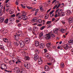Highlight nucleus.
Wrapping results in <instances>:
<instances>
[{
  "label": "nucleus",
  "mask_w": 73,
  "mask_h": 73,
  "mask_svg": "<svg viewBox=\"0 0 73 73\" xmlns=\"http://www.w3.org/2000/svg\"><path fill=\"white\" fill-rule=\"evenodd\" d=\"M17 41H17V43H19V44L20 43V46L21 48L24 47V46L25 45V42L27 44H28L30 43V38H25L24 41L21 40L19 41V40Z\"/></svg>",
  "instance_id": "1"
},
{
  "label": "nucleus",
  "mask_w": 73,
  "mask_h": 73,
  "mask_svg": "<svg viewBox=\"0 0 73 73\" xmlns=\"http://www.w3.org/2000/svg\"><path fill=\"white\" fill-rule=\"evenodd\" d=\"M44 38L46 40H49L50 38H51V36L50 35V34H46L45 36H43Z\"/></svg>",
  "instance_id": "2"
},
{
  "label": "nucleus",
  "mask_w": 73,
  "mask_h": 73,
  "mask_svg": "<svg viewBox=\"0 0 73 73\" xmlns=\"http://www.w3.org/2000/svg\"><path fill=\"white\" fill-rule=\"evenodd\" d=\"M0 68L2 70H4V69H7V65L4 64H2L1 65V67H0Z\"/></svg>",
  "instance_id": "3"
},
{
  "label": "nucleus",
  "mask_w": 73,
  "mask_h": 73,
  "mask_svg": "<svg viewBox=\"0 0 73 73\" xmlns=\"http://www.w3.org/2000/svg\"><path fill=\"white\" fill-rule=\"evenodd\" d=\"M33 57L34 60H37L39 58V55L37 54H36L33 56Z\"/></svg>",
  "instance_id": "4"
},
{
  "label": "nucleus",
  "mask_w": 73,
  "mask_h": 73,
  "mask_svg": "<svg viewBox=\"0 0 73 73\" xmlns=\"http://www.w3.org/2000/svg\"><path fill=\"white\" fill-rule=\"evenodd\" d=\"M17 35L19 37H23V34L21 32L17 31Z\"/></svg>",
  "instance_id": "5"
},
{
  "label": "nucleus",
  "mask_w": 73,
  "mask_h": 73,
  "mask_svg": "<svg viewBox=\"0 0 73 73\" xmlns=\"http://www.w3.org/2000/svg\"><path fill=\"white\" fill-rule=\"evenodd\" d=\"M66 13L67 16H69V15H72V11L70 10H68L66 11Z\"/></svg>",
  "instance_id": "6"
},
{
  "label": "nucleus",
  "mask_w": 73,
  "mask_h": 73,
  "mask_svg": "<svg viewBox=\"0 0 73 73\" xmlns=\"http://www.w3.org/2000/svg\"><path fill=\"white\" fill-rule=\"evenodd\" d=\"M58 16H60V12H61V11H62V10L61 9H58L57 10H56V11H55V13H57V12H58Z\"/></svg>",
  "instance_id": "7"
},
{
  "label": "nucleus",
  "mask_w": 73,
  "mask_h": 73,
  "mask_svg": "<svg viewBox=\"0 0 73 73\" xmlns=\"http://www.w3.org/2000/svg\"><path fill=\"white\" fill-rule=\"evenodd\" d=\"M58 29L57 28H55L54 29L53 31L55 34H57V33H58Z\"/></svg>",
  "instance_id": "8"
},
{
  "label": "nucleus",
  "mask_w": 73,
  "mask_h": 73,
  "mask_svg": "<svg viewBox=\"0 0 73 73\" xmlns=\"http://www.w3.org/2000/svg\"><path fill=\"white\" fill-rule=\"evenodd\" d=\"M24 16H25V15H19L18 16V18L19 20H21V19H23V17H24Z\"/></svg>",
  "instance_id": "9"
},
{
  "label": "nucleus",
  "mask_w": 73,
  "mask_h": 73,
  "mask_svg": "<svg viewBox=\"0 0 73 73\" xmlns=\"http://www.w3.org/2000/svg\"><path fill=\"white\" fill-rule=\"evenodd\" d=\"M45 47V44L42 43H40V48H41V49H43V48H44V47Z\"/></svg>",
  "instance_id": "10"
},
{
  "label": "nucleus",
  "mask_w": 73,
  "mask_h": 73,
  "mask_svg": "<svg viewBox=\"0 0 73 73\" xmlns=\"http://www.w3.org/2000/svg\"><path fill=\"white\" fill-rule=\"evenodd\" d=\"M44 69L46 71H49V66H46L44 67Z\"/></svg>",
  "instance_id": "11"
},
{
  "label": "nucleus",
  "mask_w": 73,
  "mask_h": 73,
  "mask_svg": "<svg viewBox=\"0 0 73 73\" xmlns=\"http://www.w3.org/2000/svg\"><path fill=\"white\" fill-rule=\"evenodd\" d=\"M7 46H11L12 45H11V41H8V42H7Z\"/></svg>",
  "instance_id": "12"
},
{
  "label": "nucleus",
  "mask_w": 73,
  "mask_h": 73,
  "mask_svg": "<svg viewBox=\"0 0 73 73\" xmlns=\"http://www.w3.org/2000/svg\"><path fill=\"white\" fill-rule=\"evenodd\" d=\"M68 21L69 22V23H72L73 22V18L71 17L69 18Z\"/></svg>",
  "instance_id": "13"
},
{
  "label": "nucleus",
  "mask_w": 73,
  "mask_h": 73,
  "mask_svg": "<svg viewBox=\"0 0 73 73\" xmlns=\"http://www.w3.org/2000/svg\"><path fill=\"white\" fill-rule=\"evenodd\" d=\"M49 60L50 62H52V63L54 62V60L52 58H50L49 59Z\"/></svg>",
  "instance_id": "14"
},
{
  "label": "nucleus",
  "mask_w": 73,
  "mask_h": 73,
  "mask_svg": "<svg viewBox=\"0 0 73 73\" xmlns=\"http://www.w3.org/2000/svg\"><path fill=\"white\" fill-rule=\"evenodd\" d=\"M38 64L39 65H41L42 64V60L40 59L38 60Z\"/></svg>",
  "instance_id": "15"
},
{
  "label": "nucleus",
  "mask_w": 73,
  "mask_h": 73,
  "mask_svg": "<svg viewBox=\"0 0 73 73\" xmlns=\"http://www.w3.org/2000/svg\"><path fill=\"white\" fill-rule=\"evenodd\" d=\"M56 3L57 4L55 5V6L53 8V9H55L56 7H57V5H58V4H59V2H58V1H57L55 3Z\"/></svg>",
  "instance_id": "16"
},
{
  "label": "nucleus",
  "mask_w": 73,
  "mask_h": 73,
  "mask_svg": "<svg viewBox=\"0 0 73 73\" xmlns=\"http://www.w3.org/2000/svg\"><path fill=\"white\" fill-rule=\"evenodd\" d=\"M69 44H67L66 45V46L65 47H64V49H65L66 50L68 49H69Z\"/></svg>",
  "instance_id": "17"
},
{
  "label": "nucleus",
  "mask_w": 73,
  "mask_h": 73,
  "mask_svg": "<svg viewBox=\"0 0 73 73\" xmlns=\"http://www.w3.org/2000/svg\"><path fill=\"white\" fill-rule=\"evenodd\" d=\"M35 45L36 46H39V42H38V41H35Z\"/></svg>",
  "instance_id": "18"
},
{
  "label": "nucleus",
  "mask_w": 73,
  "mask_h": 73,
  "mask_svg": "<svg viewBox=\"0 0 73 73\" xmlns=\"http://www.w3.org/2000/svg\"><path fill=\"white\" fill-rule=\"evenodd\" d=\"M35 52L36 53V54H40V50H38L37 49H35Z\"/></svg>",
  "instance_id": "19"
},
{
  "label": "nucleus",
  "mask_w": 73,
  "mask_h": 73,
  "mask_svg": "<svg viewBox=\"0 0 73 73\" xmlns=\"http://www.w3.org/2000/svg\"><path fill=\"white\" fill-rule=\"evenodd\" d=\"M30 60V57L29 56H25V60Z\"/></svg>",
  "instance_id": "20"
},
{
  "label": "nucleus",
  "mask_w": 73,
  "mask_h": 73,
  "mask_svg": "<svg viewBox=\"0 0 73 73\" xmlns=\"http://www.w3.org/2000/svg\"><path fill=\"white\" fill-rule=\"evenodd\" d=\"M4 20V18L3 17H1L0 18V23H3Z\"/></svg>",
  "instance_id": "21"
},
{
  "label": "nucleus",
  "mask_w": 73,
  "mask_h": 73,
  "mask_svg": "<svg viewBox=\"0 0 73 73\" xmlns=\"http://www.w3.org/2000/svg\"><path fill=\"white\" fill-rule=\"evenodd\" d=\"M14 20H15V18L13 17L10 18L9 19V21H11V22L14 21Z\"/></svg>",
  "instance_id": "22"
},
{
  "label": "nucleus",
  "mask_w": 73,
  "mask_h": 73,
  "mask_svg": "<svg viewBox=\"0 0 73 73\" xmlns=\"http://www.w3.org/2000/svg\"><path fill=\"white\" fill-rule=\"evenodd\" d=\"M14 37L16 40H19V37L17 35H14Z\"/></svg>",
  "instance_id": "23"
},
{
  "label": "nucleus",
  "mask_w": 73,
  "mask_h": 73,
  "mask_svg": "<svg viewBox=\"0 0 73 73\" xmlns=\"http://www.w3.org/2000/svg\"><path fill=\"white\" fill-rule=\"evenodd\" d=\"M40 9L41 12L44 11V9L42 8V7L41 6H40L39 7Z\"/></svg>",
  "instance_id": "24"
},
{
  "label": "nucleus",
  "mask_w": 73,
  "mask_h": 73,
  "mask_svg": "<svg viewBox=\"0 0 73 73\" xmlns=\"http://www.w3.org/2000/svg\"><path fill=\"white\" fill-rule=\"evenodd\" d=\"M46 46L48 48H50V43H48V44H46Z\"/></svg>",
  "instance_id": "25"
},
{
  "label": "nucleus",
  "mask_w": 73,
  "mask_h": 73,
  "mask_svg": "<svg viewBox=\"0 0 73 73\" xmlns=\"http://www.w3.org/2000/svg\"><path fill=\"white\" fill-rule=\"evenodd\" d=\"M33 31L35 32V31H38V28L36 27H34L33 29Z\"/></svg>",
  "instance_id": "26"
},
{
  "label": "nucleus",
  "mask_w": 73,
  "mask_h": 73,
  "mask_svg": "<svg viewBox=\"0 0 73 73\" xmlns=\"http://www.w3.org/2000/svg\"><path fill=\"white\" fill-rule=\"evenodd\" d=\"M36 23H42V19H39L37 21Z\"/></svg>",
  "instance_id": "27"
},
{
  "label": "nucleus",
  "mask_w": 73,
  "mask_h": 73,
  "mask_svg": "<svg viewBox=\"0 0 73 73\" xmlns=\"http://www.w3.org/2000/svg\"><path fill=\"white\" fill-rule=\"evenodd\" d=\"M20 69H19V68L16 71H14V72H15V73H20Z\"/></svg>",
  "instance_id": "28"
},
{
  "label": "nucleus",
  "mask_w": 73,
  "mask_h": 73,
  "mask_svg": "<svg viewBox=\"0 0 73 73\" xmlns=\"http://www.w3.org/2000/svg\"><path fill=\"white\" fill-rule=\"evenodd\" d=\"M3 40L4 42H8V40L6 38H4Z\"/></svg>",
  "instance_id": "29"
},
{
  "label": "nucleus",
  "mask_w": 73,
  "mask_h": 73,
  "mask_svg": "<svg viewBox=\"0 0 73 73\" xmlns=\"http://www.w3.org/2000/svg\"><path fill=\"white\" fill-rule=\"evenodd\" d=\"M43 35L44 34L43 33H42V32H41V33H40L39 35L40 37H41L42 36H43Z\"/></svg>",
  "instance_id": "30"
},
{
  "label": "nucleus",
  "mask_w": 73,
  "mask_h": 73,
  "mask_svg": "<svg viewBox=\"0 0 73 73\" xmlns=\"http://www.w3.org/2000/svg\"><path fill=\"white\" fill-rule=\"evenodd\" d=\"M68 43L69 44H73V40H70L68 41Z\"/></svg>",
  "instance_id": "31"
},
{
  "label": "nucleus",
  "mask_w": 73,
  "mask_h": 73,
  "mask_svg": "<svg viewBox=\"0 0 73 73\" xmlns=\"http://www.w3.org/2000/svg\"><path fill=\"white\" fill-rule=\"evenodd\" d=\"M28 62H26L24 64V66L26 68H27V66L28 65Z\"/></svg>",
  "instance_id": "32"
},
{
  "label": "nucleus",
  "mask_w": 73,
  "mask_h": 73,
  "mask_svg": "<svg viewBox=\"0 0 73 73\" xmlns=\"http://www.w3.org/2000/svg\"><path fill=\"white\" fill-rule=\"evenodd\" d=\"M50 35H51V36H52V37H54V33L53 32H52V31H51L50 33Z\"/></svg>",
  "instance_id": "33"
},
{
  "label": "nucleus",
  "mask_w": 73,
  "mask_h": 73,
  "mask_svg": "<svg viewBox=\"0 0 73 73\" xmlns=\"http://www.w3.org/2000/svg\"><path fill=\"white\" fill-rule=\"evenodd\" d=\"M30 67H31V65H30V64H29L28 63V64L26 68L27 69H29L30 68Z\"/></svg>",
  "instance_id": "34"
},
{
  "label": "nucleus",
  "mask_w": 73,
  "mask_h": 73,
  "mask_svg": "<svg viewBox=\"0 0 73 73\" xmlns=\"http://www.w3.org/2000/svg\"><path fill=\"white\" fill-rule=\"evenodd\" d=\"M5 73H10L12 72V71L5 70Z\"/></svg>",
  "instance_id": "35"
},
{
  "label": "nucleus",
  "mask_w": 73,
  "mask_h": 73,
  "mask_svg": "<svg viewBox=\"0 0 73 73\" xmlns=\"http://www.w3.org/2000/svg\"><path fill=\"white\" fill-rule=\"evenodd\" d=\"M19 68V67H15L13 69V70L14 71H16Z\"/></svg>",
  "instance_id": "36"
},
{
  "label": "nucleus",
  "mask_w": 73,
  "mask_h": 73,
  "mask_svg": "<svg viewBox=\"0 0 73 73\" xmlns=\"http://www.w3.org/2000/svg\"><path fill=\"white\" fill-rule=\"evenodd\" d=\"M28 30H29V32H31L32 31V28L31 27H28Z\"/></svg>",
  "instance_id": "37"
},
{
  "label": "nucleus",
  "mask_w": 73,
  "mask_h": 73,
  "mask_svg": "<svg viewBox=\"0 0 73 73\" xmlns=\"http://www.w3.org/2000/svg\"><path fill=\"white\" fill-rule=\"evenodd\" d=\"M27 19H28V17L27 16H25L23 18V20H26Z\"/></svg>",
  "instance_id": "38"
},
{
  "label": "nucleus",
  "mask_w": 73,
  "mask_h": 73,
  "mask_svg": "<svg viewBox=\"0 0 73 73\" xmlns=\"http://www.w3.org/2000/svg\"><path fill=\"white\" fill-rule=\"evenodd\" d=\"M52 27V24H48V28H51Z\"/></svg>",
  "instance_id": "39"
},
{
  "label": "nucleus",
  "mask_w": 73,
  "mask_h": 73,
  "mask_svg": "<svg viewBox=\"0 0 73 73\" xmlns=\"http://www.w3.org/2000/svg\"><path fill=\"white\" fill-rule=\"evenodd\" d=\"M14 45H15V46H19V43H18L17 42H14Z\"/></svg>",
  "instance_id": "40"
},
{
  "label": "nucleus",
  "mask_w": 73,
  "mask_h": 73,
  "mask_svg": "<svg viewBox=\"0 0 73 73\" xmlns=\"http://www.w3.org/2000/svg\"><path fill=\"white\" fill-rule=\"evenodd\" d=\"M64 65V64L63 63H61L60 65L61 68H63Z\"/></svg>",
  "instance_id": "41"
},
{
  "label": "nucleus",
  "mask_w": 73,
  "mask_h": 73,
  "mask_svg": "<svg viewBox=\"0 0 73 73\" xmlns=\"http://www.w3.org/2000/svg\"><path fill=\"white\" fill-rule=\"evenodd\" d=\"M44 17H46V18H45V19H48V18L49 17V15L46 14Z\"/></svg>",
  "instance_id": "42"
},
{
  "label": "nucleus",
  "mask_w": 73,
  "mask_h": 73,
  "mask_svg": "<svg viewBox=\"0 0 73 73\" xmlns=\"http://www.w3.org/2000/svg\"><path fill=\"white\" fill-rule=\"evenodd\" d=\"M49 14L50 15V17H52L53 16H54V13H49Z\"/></svg>",
  "instance_id": "43"
},
{
  "label": "nucleus",
  "mask_w": 73,
  "mask_h": 73,
  "mask_svg": "<svg viewBox=\"0 0 73 73\" xmlns=\"http://www.w3.org/2000/svg\"><path fill=\"white\" fill-rule=\"evenodd\" d=\"M45 28V26H43L42 27L40 28V30H43V29H44Z\"/></svg>",
  "instance_id": "44"
},
{
  "label": "nucleus",
  "mask_w": 73,
  "mask_h": 73,
  "mask_svg": "<svg viewBox=\"0 0 73 73\" xmlns=\"http://www.w3.org/2000/svg\"><path fill=\"white\" fill-rule=\"evenodd\" d=\"M22 14H21V15H24V16H26V13H25V11H22Z\"/></svg>",
  "instance_id": "45"
},
{
  "label": "nucleus",
  "mask_w": 73,
  "mask_h": 73,
  "mask_svg": "<svg viewBox=\"0 0 73 73\" xmlns=\"http://www.w3.org/2000/svg\"><path fill=\"white\" fill-rule=\"evenodd\" d=\"M13 63L14 64L16 62V60L15 59H13H13L12 60H11Z\"/></svg>",
  "instance_id": "46"
},
{
  "label": "nucleus",
  "mask_w": 73,
  "mask_h": 73,
  "mask_svg": "<svg viewBox=\"0 0 73 73\" xmlns=\"http://www.w3.org/2000/svg\"><path fill=\"white\" fill-rule=\"evenodd\" d=\"M52 23V22L51 21H48L47 22L46 24H50Z\"/></svg>",
  "instance_id": "47"
},
{
  "label": "nucleus",
  "mask_w": 73,
  "mask_h": 73,
  "mask_svg": "<svg viewBox=\"0 0 73 73\" xmlns=\"http://www.w3.org/2000/svg\"><path fill=\"white\" fill-rule=\"evenodd\" d=\"M8 19H7L6 20H5V21H4V23H6V24H7L8 23Z\"/></svg>",
  "instance_id": "48"
},
{
  "label": "nucleus",
  "mask_w": 73,
  "mask_h": 73,
  "mask_svg": "<svg viewBox=\"0 0 73 73\" xmlns=\"http://www.w3.org/2000/svg\"><path fill=\"white\" fill-rule=\"evenodd\" d=\"M18 2H19V0H17L15 2V4L17 5H19V3Z\"/></svg>",
  "instance_id": "49"
},
{
  "label": "nucleus",
  "mask_w": 73,
  "mask_h": 73,
  "mask_svg": "<svg viewBox=\"0 0 73 73\" xmlns=\"http://www.w3.org/2000/svg\"><path fill=\"white\" fill-rule=\"evenodd\" d=\"M27 8L28 9H32L33 8L32 7L30 6L27 7Z\"/></svg>",
  "instance_id": "50"
},
{
  "label": "nucleus",
  "mask_w": 73,
  "mask_h": 73,
  "mask_svg": "<svg viewBox=\"0 0 73 73\" xmlns=\"http://www.w3.org/2000/svg\"><path fill=\"white\" fill-rule=\"evenodd\" d=\"M46 57L48 58H49V59H50V55H49V54L47 55Z\"/></svg>",
  "instance_id": "51"
},
{
  "label": "nucleus",
  "mask_w": 73,
  "mask_h": 73,
  "mask_svg": "<svg viewBox=\"0 0 73 73\" xmlns=\"http://www.w3.org/2000/svg\"><path fill=\"white\" fill-rule=\"evenodd\" d=\"M61 15L62 16H65V13L64 12H63L62 13H61Z\"/></svg>",
  "instance_id": "52"
},
{
  "label": "nucleus",
  "mask_w": 73,
  "mask_h": 73,
  "mask_svg": "<svg viewBox=\"0 0 73 73\" xmlns=\"http://www.w3.org/2000/svg\"><path fill=\"white\" fill-rule=\"evenodd\" d=\"M9 64H10L11 65V64H13L11 60H10L9 62Z\"/></svg>",
  "instance_id": "53"
},
{
  "label": "nucleus",
  "mask_w": 73,
  "mask_h": 73,
  "mask_svg": "<svg viewBox=\"0 0 73 73\" xmlns=\"http://www.w3.org/2000/svg\"><path fill=\"white\" fill-rule=\"evenodd\" d=\"M0 49H4V48H3V46L0 45Z\"/></svg>",
  "instance_id": "54"
},
{
  "label": "nucleus",
  "mask_w": 73,
  "mask_h": 73,
  "mask_svg": "<svg viewBox=\"0 0 73 73\" xmlns=\"http://www.w3.org/2000/svg\"><path fill=\"white\" fill-rule=\"evenodd\" d=\"M3 14V11L2 10H0V15H2Z\"/></svg>",
  "instance_id": "55"
},
{
  "label": "nucleus",
  "mask_w": 73,
  "mask_h": 73,
  "mask_svg": "<svg viewBox=\"0 0 73 73\" xmlns=\"http://www.w3.org/2000/svg\"><path fill=\"white\" fill-rule=\"evenodd\" d=\"M55 17L56 18L58 17V15H57V13H56L54 15Z\"/></svg>",
  "instance_id": "56"
},
{
  "label": "nucleus",
  "mask_w": 73,
  "mask_h": 73,
  "mask_svg": "<svg viewBox=\"0 0 73 73\" xmlns=\"http://www.w3.org/2000/svg\"><path fill=\"white\" fill-rule=\"evenodd\" d=\"M44 53H46L48 52V51L46 49H44Z\"/></svg>",
  "instance_id": "57"
},
{
  "label": "nucleus",
  "mask_w": 73,
  "mask_h": 73,
  "mask_svg": "<svg viewBox=\"0 0 73 73\" xmlns=\"http://www.w3.org/2000/svg\"><path fill=\"white\" fill-rule=\"evenodd\" d=\"M37 20H33H33L32 21V22H34V23H35L36 22H37Z\"/></svg>",
  "instance_id": "58"
},
{
  "label": "nucleus",
  "mask_w": 73,
  "mask_h": 73,
  "mask_svg": "<svg viewBox=\"0 0 73 73\" xmlns=\"http://www.w3.org/2000/svg\"><path fill=\"white\" fill-rule=\"evenodd\" d=\"M18 26L19 27H21V24L20 23L18 24Z\"/></svg>",
  "instance_id": "59"
},
{
  "label": "nucleus",
  "mask_w": 73,
  "mask_h": 73,
  "mask_svg": "<svg viewBox=\"0 0 73 73\" xmlns=\"http://www.w3.org/2000/svg\"><path fill=\"white\" fill-rule=\"evenodd\" d=\"M13 11H10V13L11 14V15H12V14H13Z\"/></svg>",
  "instance_id": "60"
},
{
  "label": "nucleus",
  "mask_w": 73,
  "mask_h": 73,
  "mask_svg": "<svg viewBox=\"0 0 73 73\" xmlns=\"http://www.w3.org/2000/svg\"><path fill=\"white\" fill-rule=\"evenodd\" d=\"M42 25V24H39L38 25V27H41Z\"/></svg>",
  "instance_id": "61"
},
{
  "label": "nucleus",
  "mask_w": 73,
  "mask_h": 73,
  "mask_svg": "<svg viewBox=\"0 0 73 73\" xmlns=\"http://www.w3.org/2000/svg\"><path fill=\"white\" fill-rule=\"evenodd\" d=\"M4 60L5 61H7L8 60V59L7 58H4Z\"/></svg>",
  "instance_id": "62"
},
{
  "label": "nucleus",
  "mask_w": 73,
  "mask_h": 73,
  "mask_svg": "<svg viewBox=\"0 0 73 73\" xmlns=\"http://www.w3.org/2000/svg\"><path fill=\"white\" fill-rule=\"evenodd\" d=\"M47 64L48 65H49V66L52 65V64L50 63H47Z\"/></svg>",
  "instance_id": "63"
},
{
  "label": "nucleus",
  "mask_w": 73,
  "mask_h": 73,
  "mask_svg": "<svg viewBox=\"0 0 73 73\" xmlns=\"http://www.w3.org/2000/svg\"><path fill=\"white\" fill-rule=\"evenodd\" d=\"M20 73H23L24 71L23 70H22L21 71H20Z\"/></svg>",
  "instance_id": "64"
}]
</instances>
